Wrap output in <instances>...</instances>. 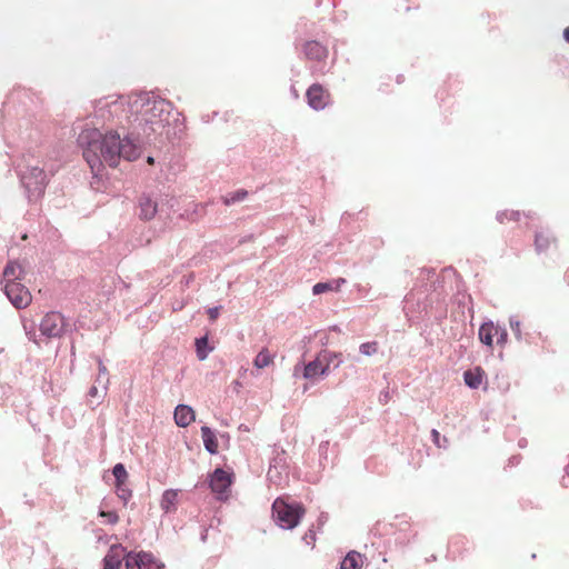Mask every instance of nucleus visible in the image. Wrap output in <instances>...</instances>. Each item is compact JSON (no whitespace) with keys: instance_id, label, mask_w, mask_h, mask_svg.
<instances>
[{"instance_id":"2","label":"nucleus","mask_w":569,"mask_h":569,"mask_svg":"<svg viewBox=\"0 0 569 569\" xmlns=\"http://www.w3.org/2000/svg\"><path fill=\"white\" fill-rule=\"evenodd\" d=\"M134 103H140L139 112L146 122L160 126L168 123L172 111V104L168 100L149 94H142L134 101Z\"/></svg>"},{"instance_id":"21","label":"nucleus","mask_w":569,"mask_h":569,"mask_svg":"<svg viewBox=\"0 0 569 569\" xmlns=\"http://www.w3.org/2000/svg\"><path fill=\"white\" fill-rule=\"evenodd\" d=\"M463 378L467 386L476 389L482 383L483 371L480 368L468 370L465 372Z\"/></svg>"},{"instance_id":"15","label":"nucleus","mask_w":569,"mask_h":569,"mask_svg":"<svg viewBox=\"0 0 569 569\" xmlns=\"http://www.w3.org/2000/svg\"><path fill=\"white\" fill-rule=\"evenodd\" d=\"M173 418L179 427L186 428L194 421L196 413L191 407L178 405L174 409Z\"/></svg>"},{"instance_id":"12","label":"nucleus","mask_w":569,"mask_h":569,"mask_svg":"<svg viewBox=\"0 0 569 569\" xmlns=\"http://www.w3.org/2000/svg\"><path fill=\"white\" fill-rule=\"evenodd\" d=\"M231 475L223 469H216L210 479V488L218 495H223L228 491L231 485Z\"/></svg>"},{"instance_id":"19","label":"nucleus","mask_w":569,"mask_h":569,"mask_svg":"<svg viewBox=\"0 0 569 569\" xmlns=\"http://www.w3.org/2000/svg\"><path fill=\"white\" fill-rule=\"evenodd\" d=\"M346 283L345 278H338L329 282H318L313 286V295H321L327 291H339L341 286Z\"/></svg>"},{"instance_id":"28","label":"nucleus","mask_w":569,"mask_h":569,"mask_svg":"<svg viewBox=\"0 0 569 569\" xmlns=\"http://www.w3.org/2000/svg\"><path fill=\"white\" fill-rule=\"evenodd\" d=\"M535 243L538 250L547 249L550 243L549 236L543 234L542 232L536 233Z\"/></svg>"},{"instance_id":"4","label":"nucleus","mask_w":569,"mask_h":569,"mask_svg":"<svg viewBox=\"0 0 569 569\" xmlns=\"http://www.w3.org/2000/svg\"><path fill=\"white\" fill-rule=\"evenodd\" d=\"M272 511L280 526L286 529H292L300 522L305 515V508L300 505H289L282 499H276L272 505Z\"/></svg>"},{"instance_id":"31","label":"nucleus","mask_w":569,"mask_h":569,"mask_svg":"<svg viewBox=\"0 0 569 569\" xmlns=\"http://www.w3.org/2000/svg\"><path fill=\"white\" fill-rule=\"evenodd\" d=\"M219 313H220L219 307H213L208 310V316L211 321H214L219 317Z\"/></svg>"},{"instance_id":"7","label":"nucleus","mask_w":569,"mask_h":569,"mask_svg":"<svg viewBox=\"0 0 569 569\" xmlns=\"http://www.w3.org/2000/svg\"><path fill=\"white\" fill-rule=\"evenodd\" d=\"M340 353H336L329 350L321 351L315 360L307 363L303 368V377L306 379H315L321 376H326L329 371V366L333 359L339 358Z\"/></svg>"},{"instance_id":"38","label":"nucleus","mask_w":569,"mask_h":569,"mask_svg":"<svg viewBox=\"0 0 569 569\" xmlns=\"http://www.w3.org/2000/svg\"><path fill=\"white\" fill-rule=\"evenodd\" d=\"M147 162L149 164H153L154 163V159L152 157H148Z\"/></svg>"},{"instance_id":"1","label":"nucleus","mask_w":569,"mask_h":569,"mask_svg":"<svg viewBox=\"0 0 569 569\" xmlns=\"http://www.w3.org/2000/svg\"><path fill=\"white\" fill-rule=\"evenodd\" d=\"M78 141L83 148V157L94 178H103L106 171L104 136L96 128H87L79 134Z\"/></svg>"},{"instance_id":"8","label":"nucleus","mask_w":569,"mask_h":569,"mask_svg":"<svg viewBox=\"0 0 569 569\" xmlns=\"http://www.w3.org/2000/svg\"><path fill=\"white\" fill-rule=\"evenodd\" d=\"M64 326V319L61 313L49 312L40 322V331L48 338H57L62 335Z\"/></svg>"},{"instance_id":"29","label":"nucleus","mask_w":569,"mask_h":569,"mask_svg":"<svg viewBox=\"0 0 569 569\" xmlns=\"http://www.w3.org/2000/svg\"><path fill=\"white\" fill-rule=\"evenodd\" d=\"M508 341V332L505 328L497 325L496 342L498 346L503 347Z\"/></svg>"},{"instance_id":"36","label":"nucleus","mask_w":569,"mask_h":569,"mask_svg":"<svg viewBox=\"0 0 569 569\" xmlns=\"http://www.w3.org/2000/svg\"><path fill=\"white\" fill-rule=\"evenodd\" d=\"M102 569H107V557L102 559Z\"/></svg>"},{"instance_id":"16","label":"nucleus","mask_w":569,"mask_h":569,"mask_svg":"<svg viewBox=\"0 0 569 569\" xmlns=\"http://www.w3.org/2000/svg\"><path fill=\"white\" fill-rule=\"evenodd\" d=\"M180 490L168 489L162 493L160 507L166 512H174L179 503Z\"/></svg>"},{"instance_id":"32","label":"nucleus","mask_w":569,"mask_h":569,"mask_svg":"<svg viewBox=\"0 0 569 569\" xmlns=\"http://www.w3.org/2000/svg\"><path fill=\"white\" fill-rule=\"evenodd\" d=\"M108 518H109V525L117 523L119 520L118 515H116L114 512H111V511H109Z\"/></svg>"},{"instance_id":"20","label":"nucleus","mask_w":569,"mask_h":569,"mask_svg":"<svg viewBox=\"0 0 569 569\" xmlns=\"http://www.w3.org/2000/svg\"><path fill=\"white\" fill-rule=\"evenodd\" d=\"M362 565V555L357 551H350L341 561L340 569H360Z\"/></svg>"},{"instance_id":"35","label":"nucleus","mask_w":569,"mask_h":569,"mask_svg":"<svg viewBox=\"0 0 569 569\" xmlns=\"http://www.w3.org/2000/svg\"><path fill=\"white\" fill-rule=\"evenodd\" d=\"M563 38L569 43V26L563 30Z\"/></svg>"},{"instance_id":"13","label":"nucleus","mask_w":569,"mask_h":569,"mask_svg":"<svg viewBox=\"0 0 569 569\" xmlns=\"http://www.w3.org/2000/svg\"><path fill=\"white\" fill-rule=\"evenodd\" d=\"M158 211V203L148 196L139 198L138 216L141 220L149 221L154 218Z\"/></svg>"},{"instance_id":"27","label":"nucleus","mask_w":569,"mask_h":569,"mask_svg":"<svg viewBox=\"0 0 569 569\" xmlns=\"http://www.w3.org/2000/svg\"><path fill=\"white\" fill-rule=\"evenodd\" d=\"M378 348L379 346L377 341L365 342L360 345V352L365 356H372L377 353Z\"/></svg>"},{"instance_id":"5","label":"nucleus","mask_w":569,"mask_h":569,"mask_svg":"<svg viewBox=\"0 0 569 569\" xmlns=\"http://www.w3.org/2000/svg\"><path fill=\"white\" fill-rule=\"evenodd\" d=\"M21 182L29 198L38 199L44 193L48 178L43 169L39 167H28L26 171L21 173Z\"/></svg>"},{"instance_id":"17","label":"nucleus","mask_w":569,"mask_h":569,"mask_svg":"<svg viewBox=\"0 0 569 569\" xmlns=\"http://www.w3.org/2000/svg\"><path fill=\"white\" fill-rule=\"evenodd\" d=\"M478 335L480 341L492 350L493 340L497 336V325H495L492 321L482 323L479 328Z\"/></svg>"},{"instance_id":"23","label":"nucleus","mask_w":569,"mask_h":569,"mask_svg":"<svg viewBox=\"0 0 569 569\" xmlns=\"http://www.w3.org/2000/svg\"><path fill=\"white\" fill-rule=\"evenodd\" d=\"M273 355H271L267 348H262L261 351L256 356L253 366L257 369H263L273 363Z\"/></svg>"},{"instance_id":"14","label":"nucleus","mask_w":569,"mask_h":569,"mask_svg":"<svg viewBox=\"0 0 569 569\" xmlns=\"http://www.w3.org/2000/svg\"><path fill=\"white\" fill-rule=\"evenodd\" d=\"M303 53L307 59L320 62L328 57V49L318 41H308L303 44Z\"/></svg>"},{"instance_id":"3","label":"nucleus","mask_w":569,"mask_h":569,"mask_svg":"<svg viewBox=\"0 0 569 569\" xmlns=\"http://www.w3.org/2000/svg\"><path fill=\"white\" fill-rule=\"evenodd\" d=\"M152 561V556L146 552L131 553L120 545H111L109 549V569H142Z\"/></svg>"},{"instance_id":"24","label":"nucleus","mask_w":569,"mask_h":569,"mask_svg":"<svg viewBox=\"0 0 569 569\" xmlns=\"http://www.w3.org/2000/svg\"><path fill=\"white\" fill-rule=\"evenodd\" d=\"M22 272V268L18 262H9L3 271V277L7 282H16Z\"/></svg>"},{"instance_id":"33","label":"nucleus","mask_w":569,"mask_h":569,"mask_svg":"<svg viewBox=\"0 0 569 569\" xmlns=\"http://www.w3.org/2000/svg\"><path fill=\"white\" fill-rule=\"evenodd\" d=\"M97 393H98V389L96 387H91L89 392H88V396L90 398H94L97 396Z\"/></svg>"},{"instance_id":"11","label":"nucleus","mask_w":569,"mask_h":569,"mask_svg":"<svg viewBox=\"0 0 569 569\" xmlns=\"http://www.w3.org/2000/svg\"><path fill=\"white\" fill-rule=\"evenodd\" d=\"M308 104L315 110L325 109L330 101V93L322 86L315 83L306 92Z\"/></svg>"},{"instance_id":"40","label":"nucleus","mask_w":569,"mask_h":569,"mask_svg":"<svg viewBox=\"0 0 569 569\" xmlns=\"http://www.w3.org/2000/svg\"><path fill=\"white\" fill-rule=\"evenodd\" d=\"M567 278L569 279V270L567 271Z\"/></svg>"},{"instance_id":"18","label":"nucleus","mask_w":569,"mask_h":569,"mask_svg":"<svg viewBox=\"0 0 569 569\" xmlns=\"http://www.w3.org/2000/svg\"><path fill=\"white\" fill-rule=\"evenodd\" d=\"M201 437L204 448L210 453L214 455L218 452V440L214 432L207 426L201 427Z\"/></svg>"},{"instance_id":"34","label":"nucleus","mask_w":569,"mask_h":569,"mask_svg":"<svg viewBox=\"0 0 569 569\" xmlns=\"http://www.w3.org/2000/svg\"><path fill=\"white\" fill-rule=\"evenodd\" d=\"M315 540V532L312 530H309L306 535H305V540Z\"/></svg>"},{"instance_id":"37","label":"nucleus","mask_w":569,"mask_h":569,"mask_svg":"<svg viewBox=\"0 0 569 569\" xmlns=\"http://www.w3.org/2000/svg\"><path fill=\"white\" fill-rule=\"evenodd\" d=\"M516 336L519 333V322H516V328H513Z\"/></svg>"},{"instance_id":"30","label":"nucleus","mask_w":569,"mask_h":569,"mask_svg":"<svg viewBox=\"0 0 569 569\" xmlns=\"http://www.w3.org/2000/svg\"><path fill=\"white\" fill-rule=\"evenodd\" d=\"M431 437H432V441H433L435 446L438 447V448H441L442 445H441V437H440L439 431L436 430V429H432L431 430Z\"/></svg>"},{"instance_id":"9","label":"nucleus","mask_w":569,"mask_h":569,"mask_svg":"<svg viewBox=\"0 0 569 569\" xmlns=\"http://www.w3.org/2000/svg\"><path fill=\"white\" fill-rule=\"evenodd\" d=\"M4 291L16 308H26L31 302V293L20 282H7L4 286Z\"/></svg>"},{"instance_id":"10","label":"nucleus","mask_w":569,"mask_h":569,"mask_svg":"<svg viewBox=\"0 0 569 569\" xmlns=\"http://www.w3.org/2000/svg\"><path fill=\"white\" fill-rule=\"evenodd\" d=\"M112 475L116 478V493L123 506H126L132 496V491L128 486L129 475L122 463H117L113 467Z\"/></svg>"},{"instance_id":"22","label":"nucleus","mask_w":569,"mask_h":569,"mask_svg":"<svg viewBox=\"0 0 569 569\" xmlns=\"http://www.w3.org/2000/svg\"><path fill=\"white\" fill-rule=\"evenodd\" d=\"M530 218V214H526L519 210H503L497 214V219L500 223H506L508 221H521V218Z\"/></svg>"},{"instance_id":"26","label":"nucleus","mask_w":569,"mask_h":569,"mask_svg":"<svg viewBox=\"0 0 569 569\" xmlns=\"http://www.w3.org/2000/svg\"><path fill=\"white\" fill-rule=\"evenodd\" d=\"M248 192L246 190H238L234 193L229 196H226L222 198L223 203L229 206L232 202L241 201L247 197Z\"/></svg>"},{"instance_id":"25","label":"nucleus","mask_w":569,"mask_h":569,"mask_svg":"<svg viewBox=\"0 0 569 569\" xmlns=\"http://www.w3.org/2000/svg\"><path fill=\"white\" fill-rule=\"evenodd\" d=\"M208 338L202 337L196 340L197 357L199 360H204L208 357Z\"/></svg>"},{"instance_id":"6","label":"nucleus","mask_w":569,"mask_h":569,"mask_svg":"<svg viewBox=\"0 0 569 569\" xmlns=\"http://www.w3.org/2000/svg\"><path fill=\"white\" fill-rule=\"evenodd\" d=\"M114 154L132 161L138 158L139 149L130 139L109 133V167L116 166Z\"/></svg>"},{"instance_id":"39","label":"nucleus","mask_w":569,"mask_h":569,"mask_svg":"<svg viewBox=\"0 0 569 569\" xmlns=\"http://www.w3.org/2000/svg\"><path fill=\"white\" fill-rule=\"evenodd\" d=\"M100 516L106 517L107 512L102 510V511H100Z\"/></svg>"}]
</instances>
